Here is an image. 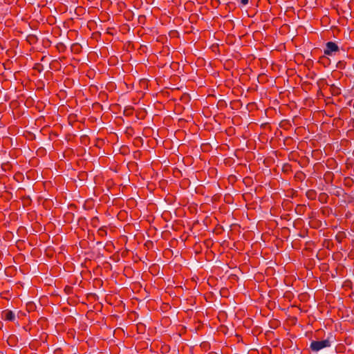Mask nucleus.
<instances>
[{
	"mask_svg": "<svg viewBox=\"0 0 354 354\" xmlns=\"http://www.w3.org/2000/svg\"><path fill=\"white\" fill-rule=\"evenodd\" d=\"M306 197L309 200H315L317 197V192L314 189H308L306 193Z\"/></svg>",
	"mask_w": 354,
	"mask_h": 354,
	"instance_id": "423d86ee",
	"label": "nucleus"
},
{
	"mask_svg": "<svg viewBox=\"0 0 354 354\" xmlns=\"http://www.w3.org/2000/svg\"><path fill=\"white\" fill-rule=\"evenodd\" d=\"M71 48L73 51H75V53H79L80 51L81 46L79 44L75 43L72 45Z\"/></svg>",
	"mask_w": 354,
	"mask_h": 354,
	"instance_id": "f3484780",
	"label": "nucleus"
},
{
	"mask_svg": "<svg viewBox=\"0 0 354 354\" xmlns=\"http://www.w3.org/2000/svg\"><path fill=\"white\" fill-rule=\"evenodd\" d=\"M33 69L37 71L39 73H41L44 70V66L40 63H36L34 65Z\"/></svg>",
	"mask_w": 354,
	"mask_h": 354,
	"instance_id": "4468645a",
	"label": "nucleus"
},
{
	"mask_svg": "<svg viewBox=\"0 0 354 354\" xmlns=\"http://www.w3.org/2000/svg\"><path fill=\"white\" fill-rule=\"evenodd\" d=\"M331 345V342L329 339H324L322 341H313L310 343V348L313 351L317 352L322 348L330 347Z\"/></svg>",
	"mask_w": 354,
	"mask_h": 354,
	"instance_id": "f257e3e1",
	"label": "nucleus"
},
{
	"mask_svg": "<svg viewBox=\"0 0 354 354\" xmlns=\"http://www.w3.org/2000/svg\"><path fill=\"white\" fill-rule=\"evenodd\" d=\"M97 234L99 236H104L106 235L107 232L106 230V227L104 226V227L99 228V230L97 231Z\"/></svg>",
	"mask_w": 354,
	"mask_h": 354,
	"instance_id": "dca6fc26",
	"label": "nucleus"
},
{
	"mask_svg": "<svg viewBox=\"0 0 354 354\" xmlns=\"http://www.w3.org/2000/svg\"><path fill=\"white\" fill-rule=\"evenodd\" d=\"M346 66V62L344 61H339L337 63V68L339 69H344Z\"/></svg>",
	"mask_w": 354,
	"mask_h": 354,
	"instance_id": "aec40b11",
	"label": "nucleus"
},
{
	"mask_svg": "<svg viewBox=\"0 0 354 354\" xmlns=\"http://www.w3.org/2000/svg\"><path fill=\"white\" fill-rule=\"evenodd\" d=\"M1 168L3 171H8L11 169L12 165L9 162H4L1 165Z\"/></svg>",
	"mask_w": 354,
	"mask_h": 354,
	"instance_id": "2eb2a0df",
	"label": "nucleus"
},
{
	"mask_svg": "<svg viewBox=\"0 0 354 354\" xmlns=\"http://www.w3.org/2000/svg\"><path fill=\"white\" fill-rule=\"evenodd\" d=\"M146 20V17L143 15H141L138 17V21L140 24H144Z\"/></svg>",
	"mask_w": 354,
	"mask_h": 354,
	"instance_id": "412c9836",
	"label": "nucleus"
},
{
	"mask_svg": "<svg viewBox=\"0 0 354 354\" xmlns=\"http://www.w3.org/2000/svg\"><path fill=\"white\" fill-rule=\"evenodd\" d=\"M100 95H102V96H104V97H106V98H107V97H108V95H107V94H106V93H100Z\"/></svg>",
	"mask_w": 354,
	"mask_h": 354,
	"instance_id": "b1692460",
	"label": "nucleus"
},
{
	"mask_svg": "<svg viewBox=\"0 0 354 354\" xmlns=\"http://www.w3.org/2000/svg\"><path fill=\"white\" fill-rule=\"evenodd\" d=\"M73 288L68 286H66L64 288V291L66 294L69 295L72 292Z\"/></svg>",
	"mask_w": 354,
	"mask_h": 354,
	"instance_id": "4be33fe9",
	"label": "nucleus"
},
{
	"mask_svg": "<svg viewBox=\"0 0 354 354\" xmlns=\"http://www.w3.org/2000/svg\"><path fill=\"white\" fill-rule=\"evenodd\" d=\"M306 210V206L303 204H298L295 209V213L298 215L304 214Z\"/></svg>",
	"mask_w": 354,
	"mask_h": 354,
	"instance_id": "20e7f679",
	"label": "nucleus"
},
{
	"mask_svg": "<svg viewBox=\"0 0 354 354\" xmlns=\"http://www.w3.org/2000/svg\"><path fill=\"white\" fill-rule=\"evenodd\" d=\"M221 4L220 0H211V5L212 7L217 8Z\"/></svg>",
	"mask_w": 354,
	"mask_h": 354,
	"instance_id": "6ab92c4d",
	"label": "nucleus"
},
{
	"mask_svg": "<svg viewBox=\"0 0 354 354\" xmlns=\"http://www.w3.org/2000/svg\"><path fill=\"white\" fill-rule=\"evenodd\" d=\"M15 339H16V337L15 335H11L8 337V344L10 345V346H13L14 344H15Z\"/></svg>",
	"mask_w": 354,
	"mask_h": 354,
	"instance_id": "a211bd4d",
	"label": "nucleus"
},
{
	"mask_svg": "<svg viewBox=\"0 0 354 354\" xmlns=\"http://www.w3.org/2000/svg\"><path fill=\"white\" fill-rule=\"evenodd\" d=\"M55 47L60 53H64L66 50V45L62 42L57 43Z\"/></svg>",
	"mask_w": 354,
	"mask_h": 354,
	"instance_id": "6e6552de",
	"label": "nucleus"
},
{
	"mask_svg": "<svg viewBox=\"0 0 354 354\" xmlns=\"http://www.w3.org/2000/svg\"><path fill=\"white\" fill-rule=\"evenodd\" d=\"M26 40L30 44H35L37 41V36H35L34 35H29L27 37Z\"/></svg>",
	"mask_w": 354,
	"mask_h": 354,
	"instance_id": "9d476101",
	"label": "nucleus"
},
{
	"mask_svg": "<svg viewBox=\"0 0 354 354\" xmlns=\"http://www.w3.org/2000/svg\"><path fill=\"white\" fill-rule=\"evenodd\" d=\"M282 171L284 173H288L292 171V166L288 163L284 164L282 167Z\"/></svg>",
	"mask_w": 354,
	"mask_h": 354,
	"instance_id": "f8f14e48",
	"label": "nucleus"
},
{
	"mask_svg": "<svg viewBox=\"0 0 354 354\" xmlns=\"http://www.w3.org/2000/svg\"><path fill=\"white\" fill-rule=\"evenodd\" d=\"M306 178V174L301 171H297L295 174V178L299 181H303Z\"/></svg>",
	"mask_w": 354,
	"mask_h": 354,
	"instance_id": "0eeeda50",
	"label": "nucleus"
},
{
	"mask_svg": "<svg viewBox=\"0 0 354 354\" xmlns=\"http://www.w3.org/2000/svg\"><path fill=\"white\" fill-rule=\"evenodd\" d=\"M346 238V234L343 231H339L335 235V241L339 243H342V241Z\"/></svg>",
	"mask_w": 354,
	"mask_h": 354,
	"instance_id": "39448f33",
	"label": "nucleus"
},
{
	"mask_svg": "<svg viewBox=\"0 0 354 354\" xmlns=\"http://www.w3.org/2000/svg\"><path fill=\"white\" fill-rule=\"evenodd\" d=\"M329 59L325 57L322 56L319 57V63L322 64L324 65V66H326L327 64H328Z\"/></svg>",
	"mask_w": 354,
	"mask_h": 354,
	"instance_id": "ddd939ff",
	"label": "nucleus"
},
{
	"mask_svg": "<svg viewBox=\"0 0 354 354\" xmlns=\"http://www.w3.org/2000/svg\"><path fill=\"white\" fill-rule=\"evenodd\" d=\"M19 176H21V174H19ZM17 176H18V175H17V174H16V175H15L14 178H17Z\"/></svg>",
	"mask_w": 354,
	"mask_h": 354,
	"instance_id": "393cba45",
	"label": "nucleus"
},
{
	"mask_svg": "<svg viewBox=\"0 0 354 354\" xmlns=\"http://www.w3.org/2000/svg\"><path fill=\"white\" fill-rule=\"evenodd\" d=\"M339 51L338 45L333 41H328L326 44V47L324 50V53L326 55L330 56L333 54Z\"/></svg>",
	"mask_w": 354,
	"mask_h": 354,
	"instance_id": "f03ea898",
	"label": "nucleus"
},
{
	"mask_svg": "<svg viewBox=\"0 0 354 354\" xmlns=\"http://www.w3.org/2000/svg\"><path fill=\"white\" fill-rule=\"evenodd\" d=\"M3 317L6 321H14L15 319V313L11 310H5L3 312Z\"/></svg>",
	"mask_w": 354,
	"mask_h": 354,
	"instance_id": "7ed1b4c3",
	"label": "nucleus"
},
{
	"mask_svg": "<svg viewBox=\"0 0 354 354\" xmlns=\"http://www.w3.org/2000/svg\"><path fill=\"white\" fill-rule=\"evenodd\" d=\"M47 59V56L46 55H44L41 58V62H44L46 61V59Z\"/></svg>",
	"mask_w": 354,
	"mask_h": 354,
	"instance_id": "5701e85b",
	"label": "nucleus"
},
{
	"mask_svg": "<svg viewBox=\"0 0 354 354\" xmlns=\"http://www.w3.org/2000/svg\"><path fill=\"white\" fill-rule=\"evenodd\" d=\"M99 218L97 216H94L91 219V225L93 227H97L99 224Z\"/></svg>",
	"mask_w": 354,
	"mask_h": 354,
	"instance_id": "9b49d317",
	"label": "nucleus"
},
{
	"mask_svg": "<svg viewBox=\"0 0 354 354\" xmlns=\"http://www.w3.org/2000/svg\"><path fill=\"white\" fill-rule=\"evenodd\" d=\"M328 195L326 193H321L319 195V201L322 203H327V198H328Z\"/></svg>",
	"mask_w": 354,
	"mask_h": 354,
	"instance_id": "1a4fd4ad",
	"label": "nucleus"
},
{
	"mask_svg": "<svg viewBox=\"0 0 354 354\" xmlns=\"http://www.w3.org/2000/svg\"><path fill=\"white\" fill-rule=\"evenodd\" d=\"M127 110H129L130 111H132L133 109L131 107V108L128 109Z\"/></svg>",
	"mask_w": 354,
	"mask_h": 354,
	"instance_id": "a878e982",
	"label": "nucleus"
}]
</instances>
